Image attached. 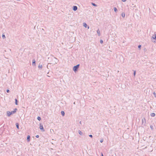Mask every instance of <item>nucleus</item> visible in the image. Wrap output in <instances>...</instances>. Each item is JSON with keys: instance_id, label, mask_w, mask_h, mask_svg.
I'll list each match as a JSON object with an SVG mask.
<instances>
[{"instance_id": "f257e3e1", "label": "nucleus", "mask_w": 156, "mask_h": 156, "mask_svg": "<svg viewBox=\"0 0 156 156\" xmlns=\"http://www.w3.org/2000/svg\"><path fill=\"white\" fill-rule=\"evenodd\" d=\"M51 58V64H57L58 62V59L54 56H52L51 58H49L48 59H49Z\"/></svg>"}, {"instance_id": "f03ea898", "label": "nucleus", "mask_w": 156, "mask_h": 156, "mask_svg": "<svg viewBox=\"0 0 156 156\" xmlns=\"http://www.w3.org/2000/svg\"><path fill=\"white\" fill-rule=\"evenodd\" d=\"M17 110V109L16 108H15L14 109V111H12L11 112H9L8 111L7 112V114L8 116H10L11 115L13 114H14Z\"/></svg>"}, {"instance_id": "7ed1b4c3", "label": "nucleus", "mask_w": 156, "mask_h": 156, "mask_svg": "<svg viewBox=\"0 0 156 156\" xmlns=\"http://www.w3.org/2000/svg\"><path fill=\"white\" fill-rule=\"evenodd\" d=\"M80 64H78L76 66H74L73 68V70L75 72H76L77 71L78 69L79 68L80 66Z\"/></svg>"}, {"instance_id": "20e7f679", "label": "nucleus", "mask_w": 156, "mask_h": 156, "mask_svg": "<svg viewBox=\"0 0 156 156\" xmlns=\"http://www.w3.org/2000/svg\"><path fill=\"white\" fill-rule=\"evenodd\" d=\"M40 129L42 132H43L45 131V130L43 127L42 124L41 123H40Z\"/></svg>"}, {"instance_id": "39448f33", "label": "nucleus", "mask_w": 156, "mask_h": 156, "mask_svg": "<svg viewBox=\"0 0 156 156\" xmlns=\"http://www.w3.org/2000/svg\"><path fill=\"white\" fill-rule=\"evenodd\" d=\"M155 39V40L154 41V43H156V32H154V35L152 37V39Z\"/></svg>"}, {"instance_id": "423d86ee", "label": "nucleus", "mask_w": 156, "mask_h": 156, "mask_svg": "<svg viewBox=\"0 0 156 156\" xmlns=\"http://www.w3.org/2000/svg\"><path fill=\"white\" fill-rule=\"evenodd\" d=\"M146 123V119L144 118L143 119H142V125H145Z\"/></svg>"}, {"instance_id": "0eeeda50", "label": "nucleus", "mask_w": 156, "mask_h": 156, "mask_svg": "<svg viewBox=\"0 0 156 156\" xmlns=\"http://www.w3.org/2000/svg\"><path fill=\"white\" fill-rule=\"evenodd\" d=\"M77 9H78V8H77V6H73V9L74 11H76V10H77Z\"/></svg>"}, {"instance_id": "6e6552de", "label": "nucleus", "mask_w": 156, "mask_h": 156, "mask_svg": "<svg viewBox=\"0 0 156 156\" xmlns=\"http://www.w3.org/2000/svg\"><path fill=\"white\" fill-rule=\"evenodd\" d=\"M83 26L85 28H87V27L88 29H89V26H87V24L85 23H83Z\"/></svg>"}, {"instance_id": "1a4fd4ad", "label": "nucleus", "mask_w": 156, "mask_h": 156, "mask_svg": "<svg viewBox=\"0 0 156 156\" xmlns=\"http://www.w3.org/2000/svg\"><path fill=\"white\" fill-rule=\"evenodd\" d=\"M78 133L80 135H83V133L80 130H79L78 131Z\"/></svg>"}, {"instance_id": "9d476101", "label": "nucleus", "mask_w": 156, "mask_h": 156, "mask_svg": "<svg viewBox=\"0 0 156 156\" xmlns=\"http://www.w3.org/2000/svg\"><path fill=\"white\" fill-rule=\"evenodd\" d=\"M97 33H98V35L99 36H100L101 35L100 31L99 29H98L97 31Z\"/></svg>"}, {"instance_id": "9b49d317", "label": "nucleus", "mask_w": 156, "mask_h": 156, "mask_svg": "<svg viewBox=\"0 0 156 156\" xmlns=\"http://www.w3.org/2000/svg\"><path fill=\"white\" fill-rule=\"evenodd\" d=\"M61 115L62 116H64L65 115V113L64 111H62L61 112Z\"/></svg>"}, {"instance_id": "f8f14e48", "label": "nucleus", "mask_w": 156, "mask_h": 156, "mask_svg": "<svg viewBox=\"0 0 156 156\" xmlns=\"http://www.w3.org/2000/svg\"><path fill=\"white\" fill-rule=\"evenodd\" d=\"M30 136L28 135L27 136V140L28 142H29L30 140Z\"/></svg>"}, {"instance_id": "ddd939ff", "label": "nucleus", "mask_w": 156, "mask_h": 156, "mask_svg": "<svg viewBox=\"0 0 156 156\" xmlns=\"http://www.w3.org/2000/svg\"><path fill=\"white\" fill-rule=\"evenodd\" d=\"M155 114L154 113H152L151 114V116L152 117H154L155 116Z\"/></svg>"}, {"instance_id": "4468645a", "label": "nucleus", "mask_w": 156, "mask_h": 156, "mask_svg": "<svg viewBox=\"0 0 156 156\" xmlns=\"http://www.w3.org/2000/svg\"><path fill=\"white\" fill-rule=\"evenodd\" d=\"M114 11L115 12H117L118 10H117V9L115 7H114Z\"/></svg>"}, {"instance_id": "2eb2a0df", "label": "nucleus", "mask_w": 156, "mask_h": 156, "mask_svg": "<svg viewBox=\"0 0 156 156\" xmlns=\"http://www.w3.org/2000/svg\"><path fill=\"white\" fill-rule=\"evenodd\" d=\"M91 4H92L93 5V6H95V7L97 6V5H96L95 3H93V2H92V3H91Z\"/></svg>"}, {"instance_id": "dca6fc26", "label": "nucleus", "mask_w": 156, "mask_h": 156, "mask_svg": "<svg viewBox=\"0 0 156 156\" xmlns=\"http://www.w3.org/2000/svg\"><path fill=\"white\" fill-rule=\"evenodd\" d=\"M122 16L123 17H124L125 16V13H122Z\"/></svg>"}, {"instance_id": "f3484780", "label": "nucleus", "mask_w": 156, "mask_h": 156, "mask_svg": "<svg viewBox=\"0 0 156 156\" xmlns=\"http://www.w3.org/2000/svg\"><path fill=\"white\" fill-rule=\"evenodd\" d=\"M16 126L18 129H19V124L18 123H16Z\"/></svg>"}, {"instance_id": "a211bd4d", "label": "nucleus", "mask_w": 156, "mask_h": 156, "mask_svg": "<svg viewBox=\"0 0 156 156\" xmlns=\"http://www.w3.org/2000/svg\"><path fill=\"white\" fill-rule=\"evenodd\" d=\"M141 47V45H139L138 46V48L139 49H140Z\"/></svg>"}, {"instance_id": "6ab92c4d", "label": "nucleus", "mask_w": 156, "mask_h": 156, "mask_svg": "<svg viewBox=\"0 0 156 156\" xmlns=\"http://www.w3.org/2000/svg\"><path fill=\"white\" fill-rule=\"evenodd\" d=\"M35 60H34L33 61V65H35Z\"/></svg>"}, {"instance_id": "aec40b11", "label": "nucleus", "mask_w": 156, "mask_h": 156, "mask_svg": "<svg viewBox=\"0 0 156 156\" xmlns=\"http://www.w3.org/2000/svg\"><path fill=\"white\" fill-rule=\"evenodd\" d=\"M136 74V71L134 70V73H133V75L135 76V75Z\"/></svg>"}, {"instance_id": "412c9836", "label": "nucleus", "mask_w": 156, "mask_h": 156, "mask_svg": "<svg viewBox=\"0 0 156 156\" xmlns=\"http://www.w3.org/2000/svg\"><path fill=\"white\" fill-rule=\"evenodd\" d=\"M15 104L16 105H17V100L16 99H15Z\"/></svg>"}, {"instance_id": "4be33fe9", "label": "nucleus", "mask_w": 156, "mask_h": 156, "mask_svg": "<svg viewBox=\"0 0 156 156\" xmlns=\"http://www.w3.org/2000/svg\"><path fill=\"white\" fill-rule=\"evenodd\" d=\"M100 42L101 44H102L103 43V41L102 40H100Z\"/></svg>"}, {"instance_id": "5701e85b", "label": "nucleus", "mask_w": 156, "mask_h": 156, "mask_svg": "<svg viewBox=\"0 0 156 156\" xmlns=\"http://www.w3.org/2000/svg\"><path fill=\"white\" fill-rule=\"evenodd\" d=\"M150 128H151V129L152 130L153 129V126L151 125L150 126Z\"/></svg>"}, {"instance_id": "b1692460", "label": "nucleus", "mask_w": 156, "mask_h": 156, "mask_svg": "<svg viewBox=\"0 0 156 156\" xmlns=\"http://www.w3.org/2000/svg\"><path fill=\"white\" fill-rule=\"evenodd\" d=\"M153 94L154 95V96L156 98V94L155 92H154L153 93Z\"/></svg>"}, {"instance_id": "393cba45", "label": "nucleus", "mask_w": 156, "mask_h": 156, "mask_svg": "<svg viewBox=\"0 0 156 156\" xmlns=\"http://www.w3.org/2000/svg\"><path fill=\"white\" fill-rule=\"evenodd\" d=\"M89 137H91V138H93V136H92V135H91V134H90V135H89Z\"/></svg>"}, {"instance_id": "a878e982", "label": "nucleus", "mask_w": 156, "mask_h": 156, "mask_svg": "<svg viewBox=\"0 0 156 156\" xmlns=\"http://www.w3.org/2000/svg\"><path fill=\"white\" fill-rule=\"evenodd\" d=\"M103 141V139H101L100 140V142L102 143Z\"/></svg>"}, {"instance_id": "bb28decb", "label": "nucleus", "mask_w": 156, "mask_h": 156, "mask_svg": "<svg viewBox=\"0 0 156 156\" xmlns=\"http://www.w3.org/2000/svg\"><path fill=\"white\" fill-rule=\"evenodd\" d=\"M2 37L3 38H5V35H4V34L2 35Z\"/></svg>"}, {"instance_id": "cd10ccee", "label": "nucleus", "mask_w": 156, "mask_h": 156, "mask_svg": "<svg viewBox=\"0 0 156 156\" xmlns=\"http://www.w3.org/2000/svg\"><path fill=\"white\" fill-rule=\"evenodd\" d=\"M41 32H42V34H45V33L44 31H42Z\"/></svg>"}, {"instance_id": "c85d7f7f", "label": "nucleus", "mask_w": 156, "mask_h": 156, "mask_svg": "<svg viewBox=\"0 0 156 156\" xmlns=\"http://www.w3.org/2000/svg\"><path fill=\"white\" fill-rule=\"evenodd\" d=\"M42 67V65H41V66L40 65V68L41 69Z\"/></svg>"}, {"instance_id": "c756f323", "label": "nucleus", "mask_w": 156, "mask_h": 156, "mask_svg": "<svg viewBox=\"0 0 156 156\" xmlns=\"http://www.w3.org/2000/svg\"><path fill=\"white\" fill-rule=\"evenodd\" d=\"M122 1L123 2H125L126 1V0H122Z\"/></svg>"}, {"instance_id": "7c9ffc66", "label": "nucleus", "mask_w": 156, "mask_h": 156, "mask_svg": "<svg viewBox=\"0 0 156 156\" xmlns=\"http://www.w3.org/2000/svg\"><path fill=\"white\" fill-rule=\"evenodd\" d=\"M9 90H7V93H9Z\"/></svg>"}, {"instance_id": "2f4dec72", "label": "nucleus", "mask_w": 156, "mask_h": 156, "mask_svg": "<svg viewBox=\"0 0 156 156\" xmlns=\"http://www.w3.org/2000/svg\"><path fill=\"white\" fill-rule=\"evenodd\" d=\"M44 31L43 29H42L41 30V31Z\"/></svg>"}, {"instance_id": "473e14b6", "label": "nucleus", "mask_w": 156, "mask_h": 156, "mask_svg": "<svg viewBox=\"0 0 156 156\" xmlns=\"http://www.w3.org/2000/svg\"><path fill=\"white\" fill-rule=\"evenodd\" d=\"M36 137H37V138H38L39 137V136L38 135H37L36 136Z\"/></svg>"}, {"instance_id": "72a5a7b5", "label": "nucleus", "mask_w": 156, "mask_h": 156, "mask_svg": "<svg viewBox=\"0 0 156 156\" xmlns=\"http://www.w3.org/2000/svg\"><path fill=\"white\" fill-rule=\"evenodd\" d=\"M37 119L38 120H39V117H37Z\"/></svg>"}, {"instance_id": "f704fd0d", "label": "nucleus", "mask_w": 156, "mask_h": 156, "mask_svg": "<svg viewBox=\"0 0 156 156\" xmlns=\"http://www.w3.org/2000/svg\"><path fill=\"white\" fill-rule=\"evenodd\" d=\"M80 124H81V121H80Z\"/></svg>"}, {"instance_id": "c9c22d12", "label": "nucleus", "mask_w": 156, "mask_h": 156, "mask_svg": "<svg viewBox=\"0 0 156 156\" xmlns=\"http://www.w3.org/2000/svg\"><path fill=\"white\" fill-rule=\"evenodd\" d=\"M101 156H103V155L102 153H101Z\"/></svg>"}, {"instance_id": "e433bc0d", "label": "nucleus", "mask_w": 156, "mask_h": 156, "mask_svg": "<svg viewBox=\"0 0 156 156\" xmlns=\"http://www.w3.org/2000/svg\"><path fill=\"white\" fill-rule=\"evenodd\" d=\"M41 120V118L40 117V121Z\"/></svg>"}, {"instance_id": "4c0bfd02", "label": "nucleus", "mask_w": 156, "mask_h": 156, "mask_svg": "<svg viewBox=\"0 0 156 156\" xmlns=\"http://www.w3.org/2000/svg\"><path fill=\"white\" fill-rule=\"evenodd\" d=\"M18 1H20V0H17Z\"/></svg>"}]
</instances>
